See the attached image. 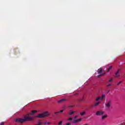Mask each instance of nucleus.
I'll return each instance as SVG.
<instances>
[{
  "label": "nucleus",
  "mask_w": 125,
  "mask_h": 125,
  "mask_svg": "<svg viewBox=\"0 0 125 125\" xmlns=\"http://www.w3.org/2000/svg\"><path fill=\"white\" fill-rule=\"evenodd\" d=\"M59 113H63V112H64V110H60V111H59Z\"/></svg>",
  "instance_id": "obj_23"
},
{
  "label": "nucleus",
  "mask_w": 125,
  "mask_h": 125,
  "mask_svg": "<svg viewBox=\"0 0 125 125\" xmlns=\"http://www.w3.org/2000/svg\"><path fill=\"white\" fill-rule=\"evenodd\" d=\"M99 104H100V102H99L96 103V104H94V105H92V107H96L97 106H98V105H99Z\"/></svg>",
  "instance_id": "obj_11"
},
{
  "label": "nucleus",
  "mask_w": 125,
  "mask_h": 125,
  "mask_svg": "<svg viewBox=\"0 0 125 125\" xmlns=\"http://www.w3.org/2000/svg\"><path fill=\"white\" fill-rule=\"evenodd\" d=\"M85 125H88V124H85Z\"/></svg>",
  "instance_id": "obj_34"
},
{
  "label": "nucleus",
  "mask_w": 125,
  "mask_h": 125,
  "mask_svg": "<svg viewBox=\"0 0 125 125\" xmlns=\"http://www.w3.org/2000/svg\"><path fill=\"white\" fill-rule=\"evenodd\" d=\"M35 125H43L42 122L41 121V120H39L38 121V124H36Z\"/></svg>",
  "instance_id": "obj_10"
},
{
  "label": "nucleus",
  "mask_w": 125,
  "mask_h": 125,
  "mask_svg": "<svg viewBox=\"0 0 125 125\" xmlns=\"http://www.w3.org/2000/svg\"><path fill=\"white\" fill-rule=\"evenodd\" d=\"M105 106L106 108H109L110 107H111V101H108L106 104H105Z\"/></svg>",
  "instance_id": "obj_3"
},
{
  "label": "nucleus",
  "mask_w": 125,
  "mask_h": 125,
  "mask_svg": "<svg viewBox=\"0 0 125 125\" xmlns=\"http://www.w3.org/2000/svg\"><path fill=\"white\" fill-rule=\"evenodd\" d=\"M74 113H75V112L73 111H70L69 112V115H70V116L73 115V114H74Z\"/></svg>",
  "instance_id": "obj_13"
},
{
  "label": "nucleus",
  "mask_w": 125,
  "mask_h": 125,
  "mask_svg": "<svg viewBox=\"0 0 125 125\" xmlns=\"http://www.w3.org/2000/svg\"><path fill=\"white\" fill-rule=\"evenodd\" d=\"M35 120V117L31 116H26L24 118H17L15 120L16 123H25V122L34 121Z\"/></svg>",
  "instance_id": "obj_1"
},
{
  "label": "nucleus",
  "mask_w": 125,
  "mask_h": 125,
  "mask_svg": "<svg viewBox=\"0 0 125 125\" xmlns=\"http://www.w3.org/2000/svg\"><path fill=\"white\" fill-rule=\"evenodd\" d=\"M123 83V81H120V82L117 84V85H120V84H121V83Z\"/></svg>",
  "instance_id": "obj_18"
},
{
  "label": "nucleus",
  "mask_w": 125,
  "mask_h": 125,
  "mask_svg": "<svg viewBox=\"0 0 125 125\" xmlns=\"http://www.w3.org/2000/svg\"><path fill=\"white\" fill-rule=\"evenodd\" d=\"M120 72H121L120 69H118L116 73H115V77H116V78H119V77H120Z\"/></svg>",
  "instance_id": "obj_5"
},
{
  "label": "nucleus",
  "mask_w": 125,
  "mask_h": 125,
  "mask_svg": "<svg viewBox=\"0 0 125 125\" xmlns=\"http://www.w3.org/2000/svg\"><path fill=\"white\" fill-rule=\"evenodd\" d=\"M47 124H48V125H50V122H47Z\"/></svg>",
  "instance_id": "obj_32"
},
{
  "label": "nucleus",
  "mask_w": 125,
  "mask_h": 125,
  "mask_svg": "<svg viewBox=\"0 0 125 125\" xmlns=\"http://www.w3.org/2000/svg\"><path fill=\"white\" fill-rule=\"evenodd\" d=\"M49 116V114L48 113V111H46L43 112L42 114H39L37 115L36 118H39L40 119H42L43 118H45V117H48Z\"/></svg>",
  "instance_id": "obj_2"
},
{
  "label": "nucleus",
  "mask_w": 125,
  "mask_h": 125,
  "mask_svg": "<svg viewBox=\"0 0 125 125\" xmlns=\"http://www.w3.org/2000/svg\"><path fill=\"white\" fill-rule=\"evenodd\" d=\"M105 74H106V73H103L102 74H101L102 75V76H104V75H105Z\"/></svg>",
  "instance_id": "obj_30"
},
{
  "label": "nucleus",
  "mask_w": 125,
  "mask_h": 125,
  "mask_svg": "<svg viewBox=\"0 0 125 125\" xmlns=\"http://www.w3.org/2000/svg\"><path fill=\"white\" fill-rule=\"evenodd\" d=\"M65 125H71V123H68L65 124Z\"/></svg>",
  "instance_id": "obj_24"
},
{
  "label": "nucleus",
  "mask_w": 125,
  "mask_h": 125,
  "mask_svg": "<svg viewBox=\"0 0 125 125\" xmlns=\"http://www.w3.org/2000/svg\"><path fill=\"white\" fill-rule=\"evenodd\" d=\"M102 72H103V69L102 68H100L98 70V74H101L102 73Z\"/></svg>",
  "instance_id": "obj_8"
},
{
  "label": "nucleus",
  "mask_w": 125,
  "mask_h": 125,
  "mask_svg": "<svg viewBox=\"0 0 125 125\" xmlns=\"http://www.w3.org/2000/svg\"><path fill=\"white\" fill-rule=\"evenodd\" d=\"M83 98H82L80 100V101H83Z\"/></svg>",
  "instance_id": "obj_26"
},
{
  "label": "nucleus",
  "mask_w": 125,
  "mask_h": 125,
  "mask_svg": "<svg viewBox=\"0 0 125 125\" xmlns=\"http://www.w3.org/2000/svg\"><path fill=\"white\" fill-rule=\"evenodd\" d=\"M77 118H78V116L77 115L74 116V119H77Z\"/></svg>",
  "instance_id": "obj_28"
},
{
  "label": "nucleus",
  "mask_w": 125,
  "mask_h": 125,
  "mask_svg": "<svg viewBox=\"0 0 125 125\" xmlns=\"http://www.w3.org/2000/svg\"><path fill=\"white\" fill-rule=\"evenodd\" d=\"M44 125H46L47 124V122H44Z\"/></svg>",
  "instance_id": "obj_31"
},
{
  "label": "nucleus",
  "mask_w": 125,
  "mask_h": 125,
  "mask_svg": "<svg viewBox=\"0 0 125 125\" xmlns=\"http://www.w3.org/2000/svg\"><path fill=\"white\" fill-rule=\"evenodd\" d=\"M37 110H32L30 113H28L27 115L28 116L30 115H34V114H35V113H37Z\"/></svg>",
  "instance_id": "obj_7"
},
{
  "label": "nucleus",
  "mask_w": 125,
  "mask_h": 125,
  "mask_svg": "<svg viewBox=\"0 0 125 125\" xmlns=\"http://www.w3.org/2000/svg\"><path fill=\"white\" fill-rule=\"evenodd\" d=\"M62 123H63V121H60V122H59L58 125H62Z\"/></svg>",
  "instance_id": "obj_19"
},
{
  "label": "nucleus",
  "mask_w": 125,
  "mask_h": 125,
  "mask_svg": "<svg viewBox=\"0 0 125 125\" xmlns=\"http://www.w3.org/2000/svg\"><path fill=\"white\" fill-rule=\"evenodd\" d=\"M80 115H82V116H83V115H85V112H81Z\"/></svg>",
  "instance_id": "obj_17"
},
{
  "label": "nucleus",
  "mask_w": 125,
  "mask_h": 125,
  "mask_svg": "<svg viewBox=\"0 0 125 125\" xmlns=\"http://www.w3.org/2000/svg\"><path fill=\"white\" fill-rule=\"evenodd\" d=\"M112 67H113V66H110L109 67V68H108V69H107V73H108L109 71H110V70H111V69H112Z\"/></svg>",
  "instance_id": "obj_15"
},
{
  "label": "nucleus",
  "mask_w": 125,
  "mask_h": 125,
  "mask_svg": "<svg viewBox=\"0 0 125 125\" xmlns=\"http://www.w3.org/2000/svg\"><path fill=\"white\" fill-rule=\"evenodd\" d=\"M4 123L3 122H2L0 123V125H3Z\"/></svg>",
  "instance_id": "obj_29"
},
{
  "label": "nucleus",
  "mask_w": 125,
  "mask_h": 125,
  "mask_svg": "<svg viewBox=\"0 0 125 125\" xmlns=\"http://www.w3.org/2000/svg\"><path fill=\"white\" fill-rule=\"evenodd\" d=\"M100 99L101 100V97H98L96 98V101H98L99 100H100Z\"/></svg>",
  "instance_id": "obj_16"
},
{
  "label": "nucleus",
  "mask_w": 125,
  "mask_h": 125,
  "mask_svg": "<svg viewBox=\"0 0 125 125\" xmlns=\"http://www.w3.org/2000/svg\"><path fill=\"white\" fill-rule=\"evenodd\" d=\"M107 115L105 114V115H104V116H103L102 117V119L103 120H104V119H106V118H107Z\"/></svg>",
  "instance_id": "obj_12"
},
{
  "label": "nucleus",
  "mask_w": 125,
  "mask_h": 125,
  "mask_svg": "<svg viewBox=\"0 0 125 125\" xmlns=\"http://www.w3.org/2000/svg\"><path fill=\"white\" fill-rule=\"evenodd\" d=\"M102 74H100L99 75L97 76L98 78H99V77H101Z\"/></svg>",
  "instance_id": "obj_25"
},
{
  "label": "nucleus",
  "mask_w": 125,
  "mask_h": 125,
  "mask_svg": "<svg viewBox=\"0 0 125 125\" xmlns=\"http://www.w3.org/2000/svg\"><path fill=\"white\" fill-rule=\"evenodd\" d=\"M68 121H72V120H73V117H71L70 118H68Z\"/></svg>",
  "instance_id": "obj_21"
},
{
  "label": "nucleus",
  "mask_w": 125,
  "mask_h": 125,
  "mask_svg": "<svg viewBox=\"0 0 125 125\" xmlns=\"http://www.w3.org/2000/svg\"><path fill=\"white\" fill-rule=\"evenodd\" d=\"M82 121V118H80L73 121V123H78V122H81Z\"/></svg>",
  "instance_id": "obj_9"
},
{
  "label": "nucleus",
  "mask_w": 125,
  "mask_h": 125,
  "mask_svg": "<svg viewBox=\"0 0 125 125\" xmlns=\"http://www.w3.org/2000/svg\"><path fill=\"white\" fill-rule=\"evenodd\" d=\"M109 92H110V90H109L107 91V93H109Z\"/></svg>",
  "instance_id": "obj_33"
},
{
  "label": "nucleus",
  "mask_w": 125,
  "mask_h": 125,
  "mask_svg": "<svg viewBox=\"0 0 125 125\" xmlns=\"http://www.w3.org/2000/svg\"><path fill=\"white\" fill-rule=\"evenodd\" d=\"M67 101V99H62L58 101V103H64V102H66Z\"/></svg>",
  "instance_id": "obj_6"
},
{
  "label": "nucleus",
  "mask_w": 125,
  "mask_h": 125,
  "mask_svg": "<svg viewBox=\"0 0 125 125\" xmlns=\"http://www.w3.org/2000/svg\"><path fill=\"white\" fill-rule=\"evenodd\" d=\"M111 85H112V84H108L106 85V86H107V87H109V86H111Z\"/></svg>",
  "instance_id": "obj_22"
},
{
  "label": "nucleus",
  "mask_w": 125,
  "mask_h": 125,
  "mask_svg": "<svg viewBox=\"0 0 125 125\" xmlns=\"http://www.w3.org/2000/svg\"><path fill=\"white\" fill-rule=\"evenodd\" d=\"M111 82H113V78H111V79L108 81V82H109V83H111Z\"/></svg>",
  "instance_id": "obj_20"
},
{
  "label": "nucleus",
  "mask_w": 125,
  "mask_h": 125,
  "mask_svg": "<svg viewBox=\"0 0 125 125\" xmlns=\"http://www.w3.org/2000/svg\"><path fill=\"white\" fill-rule=\"evenodd\" d=\"M103 114H104V112L102 111H98L96 113V115L97 116H101V115H103Z\"/></svg>",
  "instance_id": "obj_4"
},
{
  "label": "nucleus",
  "mask_w": 125,
  "mask_h": 125,
  "mask_svg": "<svg viewBox=\"0 0 125 125\" xmlns=\"http://www.w3.org/2000/svg\"><path fill=\"white\" fill-rule=\"evenodd\" d=\"M74 106L72 105L71 107H73Z\"/></svg>",
  "instance_id": "obj_35"
},
{
  "label": "nucleus",
  "mask_w": 125,
  "mask_h": 125,
  "mask_svg": "<svg viewBox=\"0 0 125 125\" xmlns=\"http://www.w3.org/2000/svg\"><path fill=\"white\" fill-rule=\"evenodd\" d=\"M104 98H105V95H103L101 97V100H103V99H104Z\"/></svg>",
  "instance_id": "obj_14"
},
{
  "label": "nucleus",
  "mask_w": 125,
  "mask_h": 125,
  "mask_svg": "<svg viewBox=\"0 0 125 125\" xmlns=\"http://www.w3.org/2000/svg\"><path fill=\"white\" fill-rule=\"evenodd\" d=\"M59 111L56 112L54 113V114H55L56 115V114H59Z\"/></svg>",
  "instance_id": "obj_27"
}]
</instances>
